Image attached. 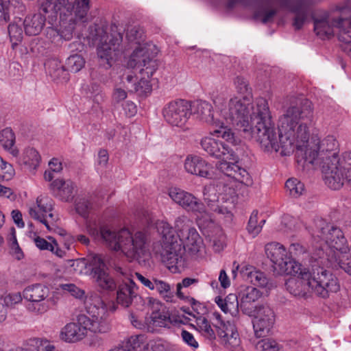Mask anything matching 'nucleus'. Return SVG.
<instances>
[{"instance_id": "obj_1", "label": "nucleus", "mask_w": 351, "mask_h": 351, "mask_svg": "<svg viewBox=\"0 0 351 351\" xmlns=\"http://www.w3.org/2000/svg\"><path fill=\"white\" fill-rule=\"evenodd\" d=\"M310 111L298 106L288 107L278 121V134L276 132L273 121L259 120V118L244 114L241 122L239 120L223 119L214 125L210 136L221 138L233 145L239 143L232 128L227 125L232 123L242 131L246 138H254L265 151L280 152L282 156H289L293 152L295 143L306 139L304 125L298 120L308 117Z\"/></svg>"}, {"instance_id": "obj_2", "label": "nucleus", "mask_w": 351, "mask_h": 351, "mask_svg": "<svg viewBox=\"0 0 351 351\" xmlns=\"http://www.w3.org/2000/svg\"><path fill=\"white\" fill-rule=\"evenodd\" d=\"M293 106H298L310 111L308 117L298 120L299 124L306 126V139L301 143L300 142L295 143L293 151L297 149L298 151L304 152L305 160L311 164L317 160L322 169L325 184L332 190L340 189L348 178L351 167L350 164L340 157L339 144L336 138L332 135H328L322 141L317 140L315 148L310 147L309 132L306 122L313 118L311 104L306 99H298L289 107Z\"/></svg>"}, {"instance_id": "obj_3", "label": "nucleus", "mask_w": 351, "mask_h": 351, "mask_svg": "<svg viewBox=\"0 0 351 351\" xmlns=\"http://www.w3.org/2000/svg\"><path fill=\"white\" fill-rule=\"evenodd\" d=\"M86 227L90 235L101 238L109 248L120 252L130 262H140L150 254V240L143 231L131 232L127 228L116 231L106 226L98 230L89 221Z\"/></svg>"}, {"instance_id": "obj_4", "label": "nucleus", "mask_w": 351, "mask_h": 351, "mask_svg": "<svg viewBox=\"0 0 351 351\" xmlns=\"http://www.w3.org/2000/svg\"><path fill=\"white\" fill-rule=\"evenodd\" d=\"M86 311L89 316L80 314L76 322L67 323L60 331V338L66 343H76L84 339L88 332L106 333L110 330L107 320L108 308L97 293L90 294L85 301Z\"/></svg>"}, {"instance_id": "obj_5", "label": "nucleus", "mask_w": 351, "mask_h": 351, "mask_svg": "<svg viewBox=\"0 0 351 351\" xmlns=\"http://www.w3.org/2000/svg\"><path fill=\"white\" fill-rule=\"evenodd\" d=\"M226 6L230 10L249 7L254 19L264 24L271 22L280 10H285L294 14L292 25L298 30L308 21L311 12L304 3L295 0H263L249 4L247 0H228Z\"/></svg>"}, {"instance_id": "obj_6", "label": "nucleus", "mask_w": 351, "mask_h": 351, "mask_svg": "<svg viewBox=\"0 0 351 351\" xmlns=\"http://www.w3.org/2000/svg\"><path fill=\"white\" fill-rule=\"evenodd\" d=\"M295 274L299 276L289 278L285 286L287 290L295 297H304L311 291L326 298L330 293H335L339 289L337 278L323 267H318L309 271L300 265V271Z\"/></svg>"}, {"instance_id": "obj_7", "label": "nucleus", "mask_w": 351, "mask_h": 351, "mask_svg": "<svg viewBox=\"0 0 351 351\" xmlns=\"http://www.w3.org/2000/svg\"><path fill=\"white\" fill-rule=\"evenodd\" d=\"M200 145L210 156L219 160L216 167L224 175L232 176L247 186L253 184L249 173L238 165L239 156L226 143L211 136L202 138Z\"/></svg>"}, {"instance_id": "obj_8", "label": "nucleus", "mask_w": 351, "mask_h": 351, "mask_svg": "<svg viewBox=\"0 0 351 351\" xmlns=\"http://www.w3.org/2000/svg\"><path fill=\"white\" fill-rule=\"evenodd\" d=\"M312 237L315 243V256L319 258L326 256L327 260L336 261L337 253L344 254L349 251L341 230L324 219H318L315 222Z\"/></svg>"}, {"instance_id": "obj_9", "label": "nucleus", "mask_w": 351, "mask_h": 351, "mask_svg": "<svg viewBox=\"0 0 351 351\" xmlns=\"http://www.w3.org/2000/svg\"><path fill=\"white\" fill-rule=\"evenodd\" d=\"M314 31L322 39L337 34L339 40L351 42V6L337 5L330 13L314 19Z\"/></svg>"}, {"instance_id": "obj_10", "label": "nucleus", "mask_w": 351, "mask_h": 351, "mask_svg": "<svg viewBox=\"0 0 351 351\" xmlns=\"http://www.w3.org/2000/svg\"><path fill=\"white\" fill-rule=\"evenodd\" d=\"M159 52L158 47L152 43L139 45L131 55L128 66L139 69V81L134 89L139 94L149 93L152 90L150 78L158 69L155 57Z\"/></svg>"}, {"instance_id": "obj_11", "label": "nucleus", "mask_w": 351, "mask_h": 351, "mask_svg": "<svg viewBox=\"0 0 351 351\" xmlns=\"http://www.w3.org/2000/svg\"><path fill=\"white\" fill-rule=\"evenodd\" d=\"M215 110L212 105L204 100H197L195 101L191 106L194 114L203 121L210 126L219 123V121L223 119H230L238 120V108L241 106L237 101L227 100L223 95H217L213 100Z\"/></svg>"}, {"instance_id": "obj_12", "label": "nucleus", "mask_w": 351, "mask_h": 351, "mask_svg": "<svg viewBox=\"0 0 351 351\" xmlns=\"http://www.w3.org/2000/svg\"><path fill=\"white\" fill-rule=\"evenodd\" d=\"M56 8L60 12L61 21L69 22L68 29L60 33L56 29L49 27L47 29V35L54 41L56 38L60 37L64 40H69L72 37L74 29V24L86 22V16L90 9V0H75L70 2L69 0H58Z\"/></svg>"}, {"instance_id": "obj_13", "label": "nucleus", "mask_w": 351, "mask_h": 351, "mask_svg": "<svg viewBox=\"0 0 351 351\" xmlns=\"http://www.w3.org/2000/svg\"><path fill=\"white\" fill-rule=\"evenodd\" d=\"M234 85L238 95L232 97L228 100L235 99L237 103L241 106L238 108L237 113L238 120L241 122V117L244 114H247L252 117L259 118V120L272 121L271 112L268 103L264 98H258L254 103L252 102V96L251 90L248 86V83L242 77H237L234 80Z\"/></svg>"}, {"instance_id": "obj_14", "label": "nucleus", "mask_w": 351, "mask_h": 351, "mask_svg": "<svg viewBox=\"0 0 351 351\" xmlns=\"http://www.w3.org/2000/svg\"><path fill=\"white\" fill-rule=\"evenodd\" d=\"M228 180H219L217 184H210L204 186L203 189L204 199L206 202L210 210L219 213H228L227 208L223 210L217 202H229L234 204L237 199V189L238 184H245L235 179L232 176H228ZM247 186H248L247 185Z\"/></svg>"}, {"instance_id": "obj_15", "label": "nucleus", "mask_w": 351, "mask_h": 351, "mask_svg": "<svg viewBox=\"0 0 351 351\" xmlns=\"http://www.w3.org/2000/svg\"><path fill=\"white\" fill-rule=\"evenodd\" d=\"M265 252L278 274L292 275L300 271V264L289 256L283 245L277 242L269 243L265 246Z\"/></svg>"}, {"instance_id": "obj_16", "label": "nucleus", "mask_w": 351, "mask_h": 351, "mask_svg": "<svg viewBox=\"0 0 351 351\" xmlns=\"http://www.w3.org/2000/svg\"><path fill=\"white\" fill-rule=\"evenodd\" d=\"M168 195L177 205L188 213H193L200 223L201 220H210L208 211L204 204L193 193L180 188L171 187L168 189Z\"/></svg>"}, {"instance_id": "obj_17", "label": "nucleus", "mask_w": 351, "mask_h": 351, "mask_svg": "<svg viewBox=\"0 0 351 351\" xmlns=\"http://www.w3.org/2000/svg\"><path fill=\"white\" fill-rule=\"evenodd\" d=\"M186 217H178L175 222L178 236L183 244V251L193 256L197 254L204 248L203 240L195 228L190 227Z\"/></svg>"}, {"instance_id": "obj_18", "label": "nucleus", "mask_w": 351, "mask_h": 351, "mask_svg": "<svg viewBox=\"0 0 351 351\" xmlns=\"http://www.w3.org/2000/svg\"><path fill=\"white\" fill-rule=\"evenodd\" d=\"M247 314L252 317L253 330L256 338L269 335L275 324V314L267 304H258Z\"/></svg>"}, {"instance_id": "obj_19", "label": "nucleus", "mask_w": 351, "mask_h": 351, "mask_svg": "<svg viewBox=\"0 0 351 351\" xmlns=\"http://www.w3.org/2000/svg\"><path fill=\"white\" fill-rule=\"evenodd\" d=\"M162 115L171 126L184 129L191 115V105L184 99L171 101L164 106Z\"/></svg>"}, {"instance_id": "obj_20", "label": "nucleus", "mask_w": 351, "mask_h": 351, "mask_svg": "<svg viewBox=\"0 0 351 351\" xmlns=\"http://www.w3.org/2000/svg\"><path fill=\"white\" fill-rule=\"evenodd\" d=\"M110 34L103 29L97 30V36L99 43L97 47L98 58L106 61L111 66V61L118 55L119 47L122 41V35L120 32L112 29Z\"/></svg>"}, {"instance_id": "obj_21", "label": "nucleus", "mask_w": 351, "mask_h": 351, "mask_svg": "<svg viewBox=\"0 0 351 351\" xmlns=\"http://www.w3.org/2000/svg\"><path fill=\"white\" fill-rule=\"evenodd\" d=\"M53 200L48 197L40 196L36 199V206L28 210L31 217L43 223L49 231L58 230V234L64 235V230L56 228L54 222L56 217L53 213Z\"/></svg>"}, {"instance_id": "obj_22", "label": "nucleus", "mask_w": 351, "mask_h": 351, "mask_svg": "<svg viewBox=\"0 0 351 351\" xmlns=\"http://www.w3.org/2000/svg\"><path fill=\"white\" fill-rule=\"evenodd\" d=\"M160 245L161 261L167 267L173 272L182 269L184 266V258L182 244L177 240Z\"/></svg>"}, {"instance_id": "obj_23", "label": "nucleus", "mask_w": 351, "mask_h": 351, "mask_svg": "<svg viewBox=\"0 0 351 351\" xmlns=\"http://www.w3.org/2000/svg\"><path fill=\"white\" fill-rule=\"evenodd\" d=\"M117 271L124 276L125 280L117 287L116 302L122 307L128 308L138 296V287L125 269L118 267Z\"/></svg>"}, {"instance_id": "obj_24", "label": "nucleus", "mask_w": 351, "mask_h": 351, "mask_svg": "<svg viewBox=\"0 0 351 351\" xmlns=\"http://www.w3.org/2000/svg\"><path fill=\"white\" fill-rule=\"evenodd\" d=\"M190 302L195 313H192L189 311V310H186L185 308H183V311L189 315L193 316L194 318V323L191 324V326H193L205 339L209 341L215 340L216 339V335L210 325V323L198 311L202 308H204V307L193 298L191 299Z\"/></svg>"}, {"instance_id": "obj_25", "label": "nucleus", "mask_w": 351, "mask_h": 351, "mask_svg": "<svg viewBox=\"0 0 351 351\" xmlns=\"http://www.w3.org/2000/svg\"><path fill=\"white\" fill-rule=\"evenodd\" d=\"M185 171L191 175L210 179L213 177V166L205 159L197 155H189L184 163Z\"/></svg>"}, {"instance_id": "obj_26", "label": "nucleus", "mask_w": 351, "mask_h": 351, "mask_svg": "<svg viewBox=\"0 0 351 351\" xmlns=\"http://www.w3.org/2000/svg\"><path fill=\"white\" fill-rule=\"evenodd\" d=\"M148 302L152 305V320H148L149 331L155 327H166L171 324L170 316L165 306L157 299L149 298Z\"/></svg>"}, {"instance_id": "obj_27", "label": "nucleus", "mask_w": 351, "mask_h": 351, "mask_svg": "<svg viewBox=\"0 0 351 351\" xmlns=\"http://www.w3.org/2000/svg\"><path fill=\"white\" fill-rule=\"evenodd\" d=\"M224 346L230 351H243L241 341L236 326L228 322L223 325V330L219 332Z\"/></svg>"}, {"instance_id": "obj_28", "label": "nucleus", "mask_w": 351, "mask_h": 351, "mask_svg": "<svg viewBox=\"0 0 351 351\" xmlns=\"http://www.w3.org/2000/svg\"><path fill=\"white\" fill-rule=\"evenodd\" d=\"M51 187L62 201L70 202L73 199L76 186L71 180L56 179L52 182Z\"/></svg>"}, {"instance_id": "obj_29", "label": "nucleus", "mask_w": 351, "mask_h": 351, "mask_svg": "<svg viewBox=\"0 0 351 351\" xmlns=\"http://www.w3.org/2000/svg\"><path fill=\"white\" fill-rule=\"evenodd\" d=\"M242 278L252 284L255 287L265 288L269 284V279L267 275L252 266L245 265L241 269Z\"/></svg>"}, {"instance_id": "obj_30", "label": "nucleus", "mask_w": 351, "mask_h": 351, "mask_svg": "<svg viewBox=\"0 0 351 351\" xmlns=\"http://www.w3.org/2000/svg\"><path fill=\"white\" fill-rule=\"evenodd\" d=\"M16 158L17 162L23 165L30 171L36 170L41 160V156L38 152L30 147L25 148Z\"/></svg>"}, {"instance_id": "obj_31", "label": "nucleus", "mask_w": 351, "mask_h": 351, "mask_svg": "<svg viewBox=\"0 0 351 351\" xmlns=\"http://www.w3.org/2000/svg\"><path fill=\"white\" fill-rule=\"evenodd\" d=\"M263 293L256 287L251 286H241L238 292L240 306L245 313H249L247 305L257 301L262 297Z\"/></svg>"}, {"instance_id": "obj_32", "label": "nucleus", "mask_w": 351, "mask_h": 351, "mask_svg": "<svg viewBox=\"0 0 351 351\" xmlns=\"http://www.w3.org/2000/svg\"><path fill=\"white\" fill-rule=\"evenodd\" d=\"M49 288L42 284L29 285L23 291V297L27 301L46 299L49 298Z\"/></svg>"}, {"instance_id": "obj_33", "label": "nucleus", "mask_w": 351, "mask_h": 351, "mask_svg": "<svg viewBox=\"0 0 351 351\" xmlns=\"http://www.w3.org/2000/svg\"><path fill=\"white\" fill-rule=\"evenodd\" d=\"M215 302L225 313H229L232 315H236L239 312L240 301L238 295L229 294L224 299L217 298Z\"/></svg>"}, {"instance_id": "obj_34", "label": "nucleus", "mask_w": 351, "mask_h": 351, "mask_svg": "<svg viewBox=\"0 0 351 351\" xmlns=\"http://www.w3.org/2000/svg\"><path fill=\"white\" fill-rule=\"evenodd\" d=\"M45 24V19L40 14L28 16L24 21V28L26 34L36 36L39 34Z\"/></svg>"}, {"instance_id": "obj_35", "label": "nucleus", "mask_w": 351, "mask_h": 351, "mask_svg": "<svg viewBox=\"0 0 351 351\" xmlns=\"http://www.w3.org/2000/svg\"><path fill=\"white\" fill-rule=\"evenodd\" d=\"M15 143V135L10 128H5L0 132V144L4 149L8 151L14 156H19V150L14 147Z\"/></svg>"}, {"instance_id": "obj_36", "label": "nucleus", "mask_w": 351, "mask_h": 351, "mask_svg": "<svg viewBox=\"0 0 351 351\" xmlns=\"http://www.w3.org/2000/svg\"><path fill=\"white\" fill-rule=\"evenodd\" d=\"M156 228L161 236L160 245L178 240V237L175 235L172 227L167 221L158 220L156 222Z\"/></svg>"}, {"instance_id": "obj_37", "label": "nucleus", "mask_w": 351, "mask_h": 351, "mask_svg": "<svg viewBox=\"0 0 351 351\" xmlns=\"http://www.w3.org/2000/svg\"><path fill=\"white\" fill-rule=\"evenodd\" d=\"M97 287L101 291H114L117 285L114 278L110 276L108 271L99 273L92 276Z\"/></svg>"}, {"instance_id": "obj_38", "label": "nucleus", "mask_w": 351, "mask_h": 351, "mask_svg": "<svg viewBox=\"0 0 351 351\" xmlns=\"http://www.w3.org/2000/svg\"><path fill=\"white\" fill-rule=\"evenodd\" d=\"M143 335L132 336L121 346L117 347L120 351H143L147 346Z\"/></svg>"}, {"instance_id": "obj_39", "label": "nucleus", "mask_w": 351, "mask_h": 351, "mask_svg": "<svg viewBox=\"0 0 351 351\" xmlns=\"http://www.w3.org/2000/svg\"><path fill=\"white\" fill-rule=\"evenodd\" d=\"M51 301V298H49L29 300L27 301L26 308L29 313L34 315H43L50 309Z\"/></svg>"}, {"instance_id": "obj_40", "label": "nucleus", "mask_w": 351, "mask_h": 351, "mask_svg": "<svg viewBox=\"0 0 351 351\" xmlns=\"http://www.w3.org/2000/svg\"><path fill=\"white\" fill-rule=\"evenodd\" d=\"M258 211L254 210L249 219L246 229L247 232L253 237H256L261 232L265 219L258 221Z\"/></svg>"}, {"instance_id": "obj_41", "label": "nucleus", "mask_w": 351, "mask_h": 351, "mask_svg": "<svg viewBox=\"0 0 351 351\" xmlns=\"http://www.w3.org/2000/svg\"><path fill=\"white\" fill-rule=\"evenodd\" d=\"M154 290H156L166 302L172 301L174 295L168 282L158 278H154Z\"/></svg>"}, {"instance_id": "obj_42", "label": "nucleus", "mask_w": 351, "mask_h": 351, "mask_svg": "<svg viewBox=\"0 0 351 351\" xmlns=\"http://www.w3.org/2000/svg\"><path fill=\"white\" fill-rule=\"evenodd\" d=\"M88 261V265L90 267L92 276L108 271L104 258L101 255L95 254L90 257Z\"/></svg>"}, {"instance_id": "obj_43", "label": "nucleus", "mask_w": 351, "mask_h": 351, "mask_svg": "<svg viewBox=\"0 0 351 351\" xmlns=\"http://www.w3.org/2000/svg\"><path fill=\"white\" fill-rule=\"evenodd\" d=\"M285 187L289 194L293 197L302 195L304 191V185L296 178H290L285 183Z\"/></svg>"}, {"instance_id": "obj_44", "label": "nucleus", "mask_w": 351, "mask_h": 351, "mask_svg": "<svg viewBox=\"0 0 351 351\" xmlns=\"http://www.w3.org/2000/svg\"><path fill=\"white\" fill-rule=\"evenodd\" d=\"M85 64V60L84 58L79 54H73L70 56L66 62L67 69L71 72L80 71Z\"/></svg>"}, {"instance_id": "obj_45", "label": "nucleus", "mask_w": 351, "mask_h": 351, "mask_svg": "<svg viewBox=\"0 0 351 351\" xmlns=\"http://www.w3.org/2000/svg\"><path fill=\"white\" fill-rule=\"evenodd\" d=\"M75 208L76 212L84 218H86L90 210L92 209V204L87 199L80 197L77 198L75 202Z\"/></svg>"}, {"instance_id": "obj_46", "label": "nucleus", "mask_w": 351, "mask_h": 351, "mask_svg": "<svg viewBox=\"0 0 351 351\" xmlns=\"http://www.w3.org/2000/svg\"><path fill=\"white\" fill-rule=\"evenodd\" d=\"M337 260H328V261L330 263L331 265H339L341 269H343L346 272L351 275V258H350L347 253L344 254H338Z\"/></svg>"}, {"instance_id": "obj_47", "label": "nucleus", "mask_w": 351, "mask_h": 351, "mask_svg": "<svg viewBox=\"0 0 351 351\" xmlns=\"http://www.w3.org/2000/svg\"><path fill=\"white\" fill-rule=\"evenodd\" d=\"M14 173L15 171L12 165L0 156V177L2 182L11 180Z\"/></svg>"}, {"instance_id": "obj_48", "label": "nucleus", "mask_w": 351, "mask_h": 351, "mask_svg": "<svg viewBox=\"0 0 351 351\" xmlns=\"http://www.w3.org/2000/svg\"><path fill=\"white\" fill-rule=\"evenodd\" d=\"M8 34L10 41L13 45H16L23 38V29L21 27L16 23H11L8 26Z\"/></svg>"}, {"instance_id": "obj_49", "label": "nucleus", "mask_w": 351, "mask_h": 351, "mask_svg": "<svg viewBox=\"0 0 351 351\" xmlns=\"http://www.w3.org/2000/svg\"><path fill=\"white\" fill-rule=\"evenodd\" d=\"M71 264L70 266L73 268L74 273L77 274H86L88 261L86 258H77L75 260H69Z\"/></svg>"}, {"instance_id": "obj_50", "label": "nucleus", "mask_w": 351, "mask_h": 351, "mask_svg": "<svg viewBox=\"0 0 351 351\" xmlns=\"http://www.w3.org/2000/svg\"><path fill=\"white\" fill-rule=\"evenodd\" d=\"M23 298L20 292L11 293L4 297L3 302L6 306L14 307L22 302Z\"/></svg>"}, {"instance_id": "obj_51", "label": "nucleus", "mask_w": 351, "mask_h": 351, "mask_svg": "<svg viewBox=\"0 0 351 351\" xmlns=\"http://www.w3.org/2000/svg\"><path fill=\"white\" fill-rule=\"evenodd\" d=\"M262 351H279L280 346L273 339H265L258 342Z\"/></svg>"}, {"instance_id": "obj_52", "label": "nucleus", "mask_w": 351, "mask_h": 351, "mask_svg": "<svg viewBox=\"0 0 351 351\" xmlns=\"http://www.w3.org/2000/svg\"><path fill=\"white\" fill-rule=\"evenodd\" d=\"M51 241H48L44 238L36 237L34 238V241L36 246L40 250H53L54 244H53V240L51 237H49Z\"/></svg>"}, {"instance_id": "obj_53", "label": "nucleus", "mask_w": 351, "mask_h": 351, "mask_svg": "<svg viewBox=\"0 0 351 351\" xmlns=\"http://www.w3.org/2000/svg\"><path fill=\"white\" fill-rule=\"evenodd\" d=\"M143 32L138 27H132L127 31V37L132 42L139 43L142 40Z\"/></svg>"}, {"instance_id": "obj_54", "label": "nucleus", "mask_w": 351, "mask_h": 351, "mask_svg": "<svg viewBox=\"0 0 351 351\" xmlns=\"http://www.w3.org/2000/svg\"><path fill=\"white\" fill-rule=\"evenodd\" d=\"M212 243L215 252H219L223 250L226 246V237L222 231L219 230L218 235L213 238Z\"/></svg>"}, {"instance_id": "obj_55", "label": "nucleus", "mask_w": 351, "mask_h": 351, "mask_svg": "<svg viewBox=\"0 0 351 351\" xmlns=\"http://www.w3.org/2000/svg\"><path fill=\"white\" fill-rule=\"evenodd\" d=\"M61 288L62 290L69 292L76 298H82L85 294L83 290L78 288L74 284H62L61 285Z\"/></svg>"}, {"instance_id": "obj_56", "label": "nucleus", "mask_w": 351, "mask_h": 351, "mask_svg": "<svg viewBox=\"0 0 351 351\" xmlns=\"http://www.w3.org/2000/svg\"><path fill=\"white\" fill-rule=\"evenodd\" d=\"M281 226L280 228L281 231L287 232L291 230L295 226V219L289 215H285L282 217Z\"/></svg>"}, {"instance_id": "obj_57", "label": "nucleus", "mask_w": 351, "mask_h": 351, "mask_svg": "<svg viewBox=\"0 0 351 351\" xmlns=\"http://www.w3.org/2000/svg\"><path fill=\"white\" fill-rule=\"evenodd\" d=\"M181 337L183 341L189 346H191L193 349H196L198 348L199 344L197 341L195 340L194 336L189 332L183 330L181 332Z\"/></svg>"}, {"instance_id": "obj_58", "label": "nucleus", "mask_w": 351, "mask_h": 351, "mask_svg": "<svg viewBox=\"0 0 351 351\" xmlns=\"http://www.w3.org/2000/svg\"><path fill=\"white\" fill-rule=\"evenodd\" d=\"M149 346L152 351H169L167 343L161 339L151 341Z\"/></svg>"}, {"instance_id": "obj_59", "label": "nucleus", "mask_w": 351, "mask_h": 351, "mask_svg": "<svg viewBox=\"0 0 351 351\" xmlns=\"http://www.w3.org/2000/svg\"><path fill=\"white\" fill-rule=\"evenodd\" d=\"M135 276L138 279V281L141 282V283L145 286V287L148 288L149 289L154 291V278H153L152 280L149 278H147L143 276L141 274L136 272L134 274Z\"/></svg>"}, {"instance_id": "obj_60", "label": "nucleus", "mask_w": 351, "mask_h": 351, "mask_svg": "<svg viewBox=\"0 0 351 351\" xmlns=\"http://www.w3.org/2000/svg\"><path fill=\"white\" fill-rule=\"evenodd\" d=\"M127 97V93L124 89L116 88L112 94V99L116 103H119Z\"/></svg>"}, {"instance_id": "obj_61", "label": "nucleus", "mask_w": 351, "mask_h": 351, "mask_svg": "<svg viewBox=\"0 0 351 351\" xmlns=\"http://www.w3.org/2000/svg\"><path fill=\"white\" fill-rule=\"evenodd\" d=\"M123 110L128 117H132L136 113V106L132 101H128L123 105Z\"/></svg>"}, {"instance_id": "obj_62", "label": "nucleus", "mask_w": 351, "mask_h": 351, "mask_svg": "<svg viewBox=\"0 0 351 351\" xmlns=\"http://www.w3.org/2000/svg\"><path fill=\"white\" fill-rule=\"evenodd\" d=\"M130 322L135 328L149 331L148 320L146 321L145 323H142L141 321L138 320L134 315H131Z\"/></svg>"}, {"instance_id": "obj_63", "label": "nucleus", "mask_w": 351, "mask_h": 351, "mask_svg": "<svg viewBox=\"0 0 351 351\" xmlns=\"http://www.w3.org/2000/svg\"><path fill=\"white\" fill-rule=\"evenodd\" d=\"M49 168L53 172L58 173L62 170V165L58 158H54L49 162Z\"/></svg>"}, {"instance_id": "obj_64", "label": "nucleus", "mask_w": 351, "mask_h": 351, "mask_svg": "<svg viewBox=\"0 0 351 351\" xmlns=\"http://www.w3.org/2000/svg\"><path fill=\"white\" fill-rule=\"evenodd\" d=\"M108 161V154L107 150L101 149L98 153V164L102 167L107 165Z\"/></svg>"}]
</instances>
